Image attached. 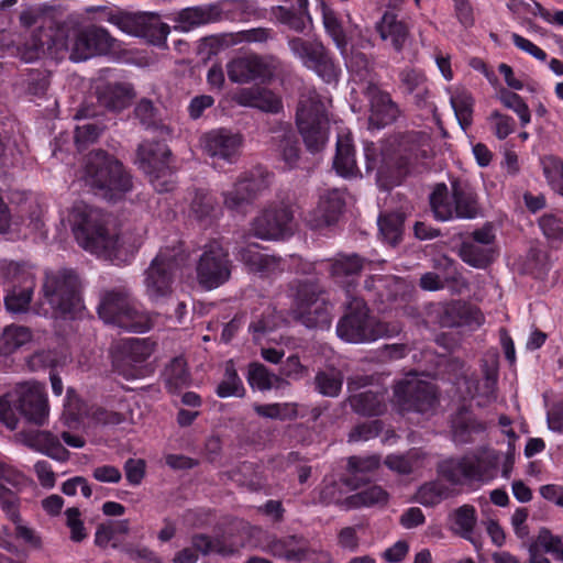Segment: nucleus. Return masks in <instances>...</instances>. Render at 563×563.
<instances>
[{"label": "nucleus", "mask_w": 563, "mask_h": 563, "mask_svg": "<svg viewBox=\"0 0 563 563\" xmlns=\"http://www.w3.org/2000/svg\"><path fill=\"white\" fill-rule=\"evenodd\" d=\"M449 496V487L440 482L423 484L417 492V501L426 507H433Z\"/></svg>", "instance_id": "nucleus-57"}, {"label": "nucleus", "mask_w": 563, "mask_h": 563, "mask_svg": "<svg viewBox=\"0 0 563 563\" xmlns=\"http://www.w3.org/2000/svg\"><path fill=\"white\" fill-rule=\"evenodd\" d=\"M156 343L151 339L129 338L117 344L118 361L122 363H143L154 352Z\"/></svg>", "instance_id": "nucleus-36"}, {"label": "nucleus", "mask_w": 563, "mask_h": 563, "mask_svg": "<svg viewBox=\"0 0 563 563\" xmlns=\"http://www.w3.org/2000/svg\"><path fill=\"white\" fill-rule=\"evenodd\" d=\"M233 100L242 107L257 109L265 113L277 114L283 111V100L273 90L265 87H247L240 89Z\"/></svg>", "instance_id": "nucleus-24"}, {"label": "nucleus", "mask_w": 563, "mask_h": 563, "mask_svg": "<svg viewBox=\"0 0 563 563\" xmlns=\"http://www.w3.org/2000/svg\"><path fill=\"white\" fill-rule=\"evenodd\" d=\"M132 418V411L126 402L120 404L119 410L98 408L95 411V419L104 426H118Z\"/></svg>", "instance_id": "nucleus-62"}, {"label": "nucleus", "mask_w": 563, "mask_h": 563, "mask_svg": "<svg viewBox=\"0 0 563 563\" xmlns=\"http://www.w3.org/2000/svg\"><path fill=\"white\" fill-rule=\"evenodd\" d=\"M429 199L434 217L441 221L453 217L474 219L481 211L474 188L459 178L451 180V191L444 183L437 184Z\"/></svg>", "instance_id": "nucleus-5"}, {"label": "nucleus", "mask_w": 563, "mask_h": 563, "mask_svg": "<svg viewBox=\"0 0 563 563\" xmlns=\"http://www.w3.org/2000/svg\"><path fill=\"white\" fill-rule=\"evenodd\" d=\"M544 236L552 242L563 241V220L553 213H544L538 220Z\"/></svg>", "instance_id": "nucleus-64"}, {"label": "nucleus", "mask_w": 563, "mask_h": 563, "mask_svg": "<svg viewBox=\"0 0 563 563\" xmlns=\"http://www.w3.org/2000/svg\"><path fill=\"white\" fill-rule=\"evenodd\" d=\"M82 180L95 196L111 202L122 200L133 189L130 172L114 155L103 150H95L87 155Z\"/></svg>", "instance_id": "nucleus-3"}, {"label": "nucleus", "mask_w": 563, "mask_h": 563, "mask_svg": "<svg viewBox=\"0 0 563 563\" xmlns=\"http://www.w3.org/2000/svg\"><path fill=\"white\" fill-rule=\"evenodd\" d=\"M32 334L29 328L22 325H9L0 335V353L9 355L19 347L30 342Z\"/></svg>", "instance_id": "nucleus-50"}, {"label": "nucleus", "mask_w": 563, "mask_h": 563, "mask_svg": "<svg viewBox=\"0 0 563 563\" xmlns=\"http://www.w3.org/2000/svg\"><path fill=\"white\" fill-rule=\"evenodd\" d=\"M478 463L471 456L448 459L438 464V473L453 485L462 484L464 479L476 481L481 478Z\"/></svg>", "instance_id": "nucleus-30"}, {"label": "nucleus", "mask_w": 563, "mask_h": 563, "mask_svg": "<svg viewBox=\"0 0 563 563\" xmlns=\"http://www.w3.org/2000/svg\"><path fill=\"white\" fill-rule=\"evenodd\" d=\"M405 214L401 212H389L378 218L379 233L389 245L396 246L402 239Z\"/></svg>", "instance_id": "nucleus-46"}, {"label": "nucleus", "mask_w": 563, "mask_h": 563, "mask_svg": "<svg viewBox=\"0 0 563 563\" xmlns=\"http://www.w3.org/2000/svg\"><path fill=\"white\" fill-rule=\"evenodd\" d=\"M115 38L100 26L89 25L77 32L70 52V59L81 62L93 56L109 54L114 47Z\"/></svg>", "instance_id": "nucleus-19"}, {"label": "nucleus", "mask_w": 563, "mask_h": 563, "mask_svg": "<svg viewBox=\"0 0 563 563\" xmlns=\"http://www.w3.org/2000/svg\"><path fill=\"white\" fill-rule=\"evenodd\" d=\"M376 31L383 41L390 42L391 47L397 53H400L404 49L405 43L409 36V29L407 24L398 20L397 15L389 11H386L380 21L377 22Z\"/></svg>", "instance_id": "nucleus-33"}, {"label": "nucleus", "mask_w": 563, "mask_h": 563, "mask_svg": "<svg viewBox=\"0 0 563 563\" xmlns=\"http://www.w3.org/2000/svg\"><path fill=\"white\" fill-rule=\"evenodd\" d=\"M232 269L229 251L219 241H211L202 247L197 260V282L203 289H216L230 280Z\"/></svg>", "instance_id": "nucleus-14"}, {"label": "nucleus", "mask_w": 563, "mask_h": 563, "mask_svg": "<svg viewBox=\"0 0 563 563\" xmlns=\"http://www.w3.org/2000/svg\"><path fill=\"white\" fill-rule=\"evenodd\" d=\"M333 168L342 177H353L358 174L354 145L349 135L338 137Z\"/></svg>", "instance_id": "nucleus-40"}, {"label": "nucleus", "mask_w": 563, "mask_h": 563, "mask_svg": "<svg viewBox=\"0 0 563 563\" xmlns=\"http://www.w3.org/2000/svg\"><path fill=\"white\" fill-rule=\"evenodd\" d=\"M297 10L278 5L274 10L276 19L297 33H303L308 24H312V18L308 10V0H296Z\"/></svg>", "instance_id": "nucleus-39"}, {"label": "nucleus", "mask_w": 563, "mask_h": 563, "mask_svg": "<svg viewBox=\"0 0 563 563\" xmlns=\"http://www.w3.org/2000/svg\"><path fill=\"white\" fill-rule=\"evenodd\" d=\"M294 209L289 203L271 205L252 223L253 234L261 240H278L292 233Z\"/></svg>", "instance_id": "nucleus-16"}, {"label": "nucleus", "mask_w": 563, "mask_h": 563, "mask_svg": "<svg viewBox=\"0 0 563 563\" xmlns=\"http://www.w3.org/2000/svg\"><path fill=\"white\" fill-rule=\"evenodd\" d=\"M378 466L379 459L376 456H350L347 460V471L351 475L342 477V482L351 489H357L363 482V478L358 475L369 473Z\"/></svg>", "instance_id": "nucleus-44"}, {"label": "nucleus", "mask_w": 563, "mask_h": 563, "mask_svg": "<svg viewBox=\"0 0 563 563\" xmlns=\"http://www.w3.org/2000/svg\"><path fill=\"white\" fill-rule=\"evenodd\" d=\"M81 284L75 271L62 268L45 274L43 294L55 317L74 319L82 309Z\"/></svg>", "instance_id": "nucleus-10"}, {"label": "nucleus", "mask_w": 563, "mask_h": 563, "mask_svg": "<svg viewBox=\"0 0 563 563\" xmlns=\"http://www.w3.org/2000/svg\"><path fill=\"white\" fill-rule=\"evenodd\" d=\"M439 322L442 328L479 325L482 323V314L477 308L459 300L445 306L440 314Z\"/></svg>", "instance_id": "nucleus-31"}, {"label": "nucleus", "mask_w": 563, "mask_h": 563, "mask_svg": "<svg viewBox=\"0 0 563 563\" xmlns=\"http://www.w3.org/2000/svg\"><path fill=\"white\" fill-rule=\"evenodd\" d=\"M389 498L388 493L378 485L369 486L356 494L347 496L344 499L345 509H356L361 507H372L375 505L384 506Z\"/></svg>", "instance_id": "nucleus-45"}, {"label": "nucleus", "mask_w": 563, "mask_h": 563, "mask_svg": "<svg viewBox=\"0 0 563 563\" xmlns=\"http://www.w3.org/2000/svg\"><path fill=\"white\" fill-rule=\"evenodd\" d=\"M109 21L115 24L120 30L133 35H143L146 30V16L143 14H132L120 12L112 14Z\"/></svg>", "instance_id": "nucleus-56"}, {"label": "nucleus", "mask_w": 563, "mask_h": 563, "mask_svg": "<svg viewBox=\"0 0 563 563\" xmlns=\"http://www.w3.org/2000/svg\"><path fill=\"white\" fill-rule=\"evenodd\" d=\"M498 98L506 108L511 109L519 115L521 125H526L530 122L531 114L529 107L518 93L507 88H501L498 92Z\"/></svg>", "instance_id": "nucleus-59"}, {"label": "nucleus", "mask_w": 563, "mask_h": 563, "mask_svg": "<svg viewBox=\"0 0 563 563\" xmlns=\"http://www.w3.org/2000/svg\"><path fill=\"white\" fill-rule=\"evenodd\" d=\"M283 68L284 63L278 56L252 53L231 59L227 64V74L234 84H269Z\"/></svg>", "instance_id": "nucleus-13"}, {"label": "nucleus", "mask_w": 563, "mask_h": 563, "mask_svg": "<svg viewBox=\"0 0 563 563\" xmlns=\"http://www.w3.org/2000/svg\"><path fill=\"white\" fill-rule=\"evenodd\" d=\"M134 117L146 130H161L169 132V129L163 124L159 117V110L153 101L146 98L141 99L134 108Z\"/></svg>", "instance_id": "nucleus-51"}, {"label": "nucleus", "mask_w": 563, "mask_h": 563, "mask_svg": "<svg viewBox=\"0 0 563 563\" xmlns=\"http://www.w3.org/2000/svg\"><path fill=\"white\" fill-rule=\"evenodd\" d=\"M271 145L289 168H295L300 159L298 137L289 124H279L272 130Z\"/></svg>", "instance_id": "nucleus-27"}, {"label": "nucleus", "mask_w": 563, "mask_h": 563, "mask_svg": "<svg viewBox=\"0 0 563 563\" xmlns=\"http://www.w3.org/2000/svg\"><path fill=\"white\" fill-rule=\"evenodd\" d=\"M22 443L29 449L47 455L58 462L69 459V451L60 443L59 439L51 431L32 430L21 433Z\"/></svg>", "instance_id": "nucleus-25"}, {"label": "nucleus", "mask_w": 563, "mask_h": 563, "mask_svg": "<svg viewBox=\"0 0 563 563\" xmlns=\"http://www.w3.org/2000/svg\"><path fill=\"white\" fill-rule=\"evenodd\" d=\"M366 172L377 169L376 181L378 186L388 190L400 185L404 179L413 173H421L430 158L428 137L424 133L409 131L398 134L389 146L382 152L379 165L374 150H365Z\"/></svg>", "instance_id": "nucleus-1"}, {"label": "nucleus", "mask_w": 563, "mask_h": 563, "mask_svg": "<svg viewBox=\"0 0 563 563\" xmlns=\"http://www.w3.org/2000/svg\"><path fill=\"white\" fill-rule=\"evenodd\" d=\"M451 106L463 130L472 124L474 99L470 92L462 90L451 96Z\"/></svg>", "instance_id": "nucleus-55"}, {"label": "nucleus", "mask_w": 563, "mask_h": 563, "mask_svg": "<svg viewBox=\"0 0 563 563\" xmlns=\"http://www.w3.org/2000/svg\"><path fill=\"white\" fill-rule=\"evenodd\" d=\"M394 402L401 412H429L438 402L435 387L416 375H409L395 384Z\"/></svg>", "instance_id": "nucleus-15"}, {"label": "nucleus", "mask_w": 563, "mask_h": 563, "mask_svg": "<svg viewBox=\"0 0 563 563\" xmlns=\"http://www.w3.org/2000/svg\"><path fill=\"white\" fill-rule=\"evenodd\" d=\"M344 197L338 189L329 190L320 197L313 212L316 227H329L334 224L343 212Z\"/></svg>", "instance_id": "nucleus-32"}, {"label": "nucleus", "mask_w": 563, "mask_h": 563, "mask_svg": "<svg viewBox=\"0 0 563 563\" xmlns=\"http://www.w3.org/2000/svg\"><path fill=\"white\" fill-rule=\"evenodd\" d=\"M273 174L256 168L244 173L234 183L231 190L223 194L224 205L228 209L239 210L263 195L272 184Z\"/></svg>", "instance_id": "nucleus-17"}, {"label": "nucleus", "mask_w": 563, "mask_h": 563, "mask_svg": "<svg viewBox=\"0 0 563 563\" xmlns=\"http://www.w3.org/2000/svg\"><path fill=\"white\" fill-rule=\"evenodd\" d=\"M218 201L214 196L205 189H196L190 202V212L197 220H212L217 216Z\"/></svg>", "instance_id": "nucleus-47"}, {"label": "nucleus", "mask_w": 563, "mask_h": 563, "mask_svg": "<svg viewBox=\"0 0 563 563\" xmlns=\"http://www.w3.org/2000/svg\"><path fill=\"white\" fill-rule=\"evenodd\" d=\"M96 93L99 104L113 112L126 109L135 97L133 86L126 82L98 86Z\"/></svg>", "instance_id": "nucleus-29"}, {"label": "nucleus", "mask_w": 563, "mask_h": 563, "mask_svg": "<svg viewBox=\"0 0 563 563\" xmlns=\"http://www.w3.org/2000/svg\"><path fill=\"white\" fill-rule=\"evenodd\" d=\"M22 85L26 95L43 97L51 85V73L45 68L27 69Z\"/></svg>", "instance_id": "nucleus-53"}, {"label": "nucleus", "mask_w": 563, "mask_h": 563, "mask_svg": "<svg viewBox=\"0 0 563 563\" xmlns=\"http://www.w3.org/2000/svg\"><path fill=\"white\" fill-rule=\"evenodd\" d=\"M385 391L366 390L347 398L352 410L364 417H379L387 411Z\"/></svg>", "instance_id": "nucleus-35"}, {"label": "nucleus", "mask_w": 563, "mask_h": 563, "mask_svg": "<svg viewBox=\"0 0 563 563\" xmlns=\"http://www.w3.org/2000/svg\"><path fill=\"white\" fill-rule=\"evenodd\" d=\"M371 261L356 253H339L330 260V276L335 284L342 286L347 297H351V289L357 284L361 272Z\"/></svg>", "instance_id": "nucleus-21"}, {"label": "nucleus", "mask_w": 563, "mask_h": 563, "mask_svg": "<svg viewBox=\"0 0 563 563\" xmlns=\"http://www.w3.org/2000/svg\"><path fill=\"white\" fill-rule=\"evenodd\" d=\"M191 547L196 552H200L202 555H208L211 552H217L221 555L232 553V550L228 549L221 539H213L203 533H197L191 537Z\"/></svg>", "instance_id": "nucleus-60"}, {"label": "nucleus", "mask_w": 563, "mask_h": 563, "mask_svg": "<svg viewBox=\"0 0 563 563\" xmlns=\"http://www.w3.org/2000/svg\"><path fill=\"white\" fill-rule=\"evenodd\" d=\"M457 254L464 263L479 269L487 268L494 261L492 247L482 246L470 240L461 243Z\"/></svg>", "instance_id": "nucleus-43"}, {"label": "nucleus", "mask_w": 563, "mask_h": 563, "mask_svg": "<svg viewBox=\"0 0 563 563\" xmlns=\"http://www.w3.org/2000/svg\"><path fill=\"white\" fill-rule=\"evenodd\" d=\"M170 155L167 144L162 141H143L136 151L140 168L156 178L166 173Z\"/></svg>", "instance_id": "nucleus-22"}, {"label": "nucleus", "mask_w": 563, "mask_h": 563, "mask_svg": "<svg viewBox=\"0 0 563 563\" xmlns=\"http://www.w3.org/2000/svg\"><path fill=\"white\" fill-rule=\"evenodd\" d=\"M187 255L180 247L162 249L145 271L146 296L153 302L167 299L173 294L175 274L185 264Z\"/></svg>", "instance_id": "nucleus-11"}, {"label": "nucleus", "mask_w": 563, "mask_h": 563, "mask_svg": "<svg viewBox=\"0 0 563 563\" xmlns=\"http://www.w3.org/2000/svg\"><path fill=\"white\" fill-rule=\"evenodd\" d=\"M241 144V135L225 129L213 130L203 136L206 153L229 162L238 155Z\"/></svg>", "instance_id": "nucleus-26"}, {"label": "nucleus", "mask_w": 563, "mask_h": 563, "mask_svg": "<svg viewBox=\"0 0 563 563\" xmlns=\"http://www.w3.org/2000/svg\"><path fill=\"white\" fill-rule=\"evenodd\" d=\"M247 382L251 387L264 391L272 389L275 383L279 382V377L262 363L252 362L249 364Z\"/></svg>", "instance_id": "nucleus-54"}, {"label": "nucleus", "mask_w": 563, "mask_h": 563, "mask_svg": "<svg viewBox=\"0 0 563 563\" xmlns=\"http://www.w3.org/2000/svg\"><path fill=\"white\" fill-rule=\"evenodd\" d=\"M279 323V317L274 309L266 308L261 316L255 317L249 325V331L255 340H260L265 334L273 332Z\"/></svg>", "instance_id": "nucleus-58"}, {"label": "nucleus", "mask_w": 563, "mask_h": 563, "mask_svg": "<svg viewBox=\"0 0 563 563\" xmlns=\"http://www.w3.org/2000/svg\"><path fill=\"white\" fill-rule=\"evenodd\" d=\"M98 314L106 323L128 331L143 333L153 328L152 317L139 310L124 289L107 290L98 305Z\"/></svg>", "instance_id": "nucleus-9"}, {"label": "nucleus", "mask_w": 563, "mask_h": 563, "mask_svg": "<svg viewBox=\"0 0 563 563\" xmlns=\"http://www.w3.org/2000/svg\"><path fill=\"white\" fill-rule=\"evenodd\" d=\"M287 45L292 55L325 84H336L339 81L341 67L321 40L309 41L300 36H288Z\"/></svg>", "instance_id": "nucleus-12"}, {"label": "nucleus", "mask_w": 563, "mask_h": 563, "mask_svg": "<svg viewBox=\"0 0 563 563\" xmlns=\"http://www.w3.org/2000/svg\"><path fill=\"white\" fill-rule=\"evenodd\" d=\"M308 539L301 534H289L282 538H273L267 543V552L276 558L290 562H301Z\"/></svg>", "instance_id": "nucleus-34"}, {"label": "nucleus", "mask_w": 563, "mask_h": 563, "mask_svg": "<svg viewBox=\"0 0 563 563\" xmlns=\"http://www.w3.org/2000/svg\"><path fill=\"white\" fill-rule=\"evenodd\" d=\"M222 13V7L219 3H210L181 10L178 21L184 25L185 30H189L202 24L220 21Z\"/></svg>", "instance_id": "nucleus-37"}, {"label": "nucleus", "mask_w": 563, "mask_h": 563, "mask_svg": "<svg viewBox=\"0 0 563 563\" xmlns=\"http://www.w3.org/2000/svg\"><path fill=\"white\" fill-rule=\"evenodd\" d=\"M346 310L336 325L338 335L352 343L373 342L380 338L391 336L395 329L371 314L364 299L349 297Z\"/></svg>", "instance_id": "nucleus-6"}, {"label": "nucleus", "mask_w": 563, "mask_h": 563, "mask_svg": "<svg viewBox=\"0 0 563 563\" xmlns=\"http://www.w3.org/2000/svg\"><path fill=\"white\" fill-rule=\"evenodd\" d=\"M48 7L27 8L20 13V23L25 27H31L41 22V26L33 32L31 38L25 42L21 51V58L26 62L37 59L42 54H52L63 48H68L67 34L64 26L53 27V21L45 26V15Z\"/></svg>", "instance_id": "nucleus-7"}, {"label": "nucleus", "mask_w": 563, "mask_h": 563, "mask_svg": "<svg viewBox=\"0 0 563 563\" xmlns=\"http://www.w3.org/2000/svg\"><path fill=\"white\" fill-rule=\"evenodd\" d=\"M562 545L563 541L560 536L553 534L549 528L542 527L537 537L529 543L528 550L533 551L536 549V553H548L558 560Z\"/></svg>", "instance_id": "nucleus-52"}, {"label": "nucleus", "mask_w": 563, "mask_h": 563, "mask_svg": "<svg viewBox=\"0 0 563 563\" xmlns=\"http://www.w3.org/2000/svg\"><path fill=\"white\" fill-rule=\"evenodd\" d=\"M364 95L371 106V124L384 128L393 124L400 117L399 106L391 99L389 92L382 90L376 84L368 82Z\"/></svg>", "instance_id": "nucleus-20"}, {"label": "nucleus", "mask_w": 563, "mask_h": 563, "mask_svg": "<svg viewBox=\"0 0 563 563\" xmlns=\"http://www.w3.org/2000/svg\"><path fill=\"white\" fill-rule=\"evenodd\" d=\"M343 379L342 371L336 367L319 369L313 377L314 390L324 397L335 398L342 390Z\"/></svg>", "instance_id": "nucleus-42"}, {"label": "nucleus", "mask_w": 563, "mask_h": 563, "mask_svg": "<svg viewBox=\"0 0 563 563\" xmlns=\"http://www.w3.org/2000/svg\"><path fill=\"white\" fill-rule=\"evenodd\" d=\"M164 382L169 391L187 387L190 383V374L186 361L183 357H175L164 371Z\"/></svg>", "instance_id": "nucleus-49"}, {"label": "nucleus", "mask_w": 563, "mask_h": 563, "mask_svg": "<svg viewBox=\"0 0 563 563\" xmlns=\"http://www.w3.org/2000/svg\"><path fill=\"white\" fill-rule=\"evenodd\" d=\"M290 316L307 329H329L333 320V303L320 276L296 277L287 285Z\"/></svg>", "instance_id": "nucleus-2"}, {"label": "nucleus", "mask_w": 563, "mask_h": 563, "mask_svg": "<svg viewBox=\"0 0 563 563\" xmlns=\"http://www.w3.org/2000/svg\"><path fill=\"white\" fill-rule=\"evenodd\" d=\"M452 440L456 444H468L486 431V422L478 420L470 407L461 406L450 419Z\"/></svg>", "instance_id": "nucleus-23"}, {"label": "nucleus", "mask_w": 563, "mask_h": 563, "mask_svg": "<svg viewBox=\"0 0 563 563\" xmlns=\"http://www.w3.org/2000/svg\"><path fill=\"white\" fill-rule=\"evenodd\" d=\"M240 261L252 272L261 276L282 272V257L266 254L257 243L249 244L239 251Z\"/></svg>", "instance_id": "nucleus-28"}, {"label": "nucleus", "mask_w": 563, "mask_h": 563, "mask_svg": "<svg viewBox=\"0 0 563 563\" xmlns=\"http://www.w3.org/2000/svg\"><path fill=\"white\" fill-rule=\"evenodd\" d=\"M0 506L8 519L13 523L22 521L19 511L20 499L16 493L8 488L2 482H0Z\"/></svg>", "instance_id": "nucleus-63"}, {"label": "nucleus", "mask_w": 563, "mask_h": 563, "mask_svg": "<svg viewBox=\"0 0 563 563\" xmlns=\"http://www.w3.org/2000/svg\"><path fill=\"white\" fill-rule=\"evenodd\" d=\"M19 413L29 422L43 426L49 413L45 387L38 383L19 384L13 390Z\"/></svg>", "instance_id": "nucleus-18"}, {"label": "nucleus", "mask_w": 563, "mask_h": 563, "mask_svg": "<svg viewBox=\"0 0 563 563\" xmlns=\"http://www.w3.org/2000/svg\"><path fill=\"white\" fill-rule=\"evenodd\" d=\"M95 113L90 112L89 109H79L75 115V119H88L87 122L79 124L75 129V143L78 150L86 148L89 144L98 141L103 133L106 125L93 119Z\"/></svg>", "instance_id": "nucleus-38"}, {"label": "nucleus", "mask_w": 563, "mask_h": 563, "mask_svg": "<svg viewBox=\"0 0 563 563\" xmlns=\"http://www.w3.org/2000/svg\"><path fill=\"white\" fill-rule=\"evenodd\" d=\"M69 221L74 236L82 249L111 262L120 257L119 235L106 228L99 209L77 203L71 209Z\"/></svg>", "instance_id": "nucleus-4"}, {"label": "nucleus", "mask_w": 563, "mask_h": 563, "mask_svg": "<svg viewBox=\"0 0 563 563\" xmlns=\"http://www.w3.org/2000/svg\"><path fill=\"white\" fill-rule=\"evenodd\" d=\"M33 289L31 287L13 288L5 297L4 305L12 313L25 312L29 309Z\"/></svg>", "instance_id": "nucleus-61"}, {"label": "nucleus", "mask_w": 563, "mask_h": 563, "mask_svg": "<svg viewBox=\"0 0 563 563\" xmlns=\"http://www.w3.org/2000/svg\"><path fill=\"white\" fill-rule=\"evenodd\" d=\"M216 394L219 398H243L245 396L246 389L232 361L227 363L224 378L218 384Z\"/></svg>", "instance_id": "nucleus-48"}, {"label": "nucleus", "mask_w": 563, "mask_h": 563, "mask_svg": "<svg viewBox=\"0 0 563 563\" xmlns=\"http://www.w3.org/2000/svg\"><path fill=\"white\" fill-rule=\"evenodd\" d=\"M296 125L309 153L317 154L325 147L330 124L325 104L316 91L300 97Z\"/></svg>", "instance_id": "nucleus-8"}, {"label": "nucleus", "mask_w": 563, "mask_h": 563, "mask_svg": "<svg viewBox=\"0 0 563 563\" xmlns=\"http://www.w3.org/2000/svg\"><path fill=\"white\" fill-rule=\"evenodd\" d=\"M321 13L325 33L331 37L341 56L345 58L347 54L349 41L338 12L328 7L325 3H322Z\"/></svg>", "instance_id": "nucleus-41"}]
</instances>
